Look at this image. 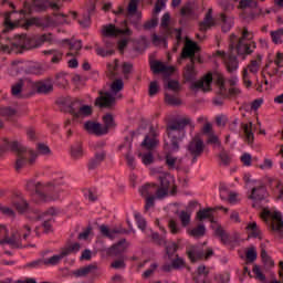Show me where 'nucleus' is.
Masks as SVG:
<instances>
[{
  "mask_svg": "<svg viewBox=\"0 0 283 283\" xmlns=\"http://www.w3.org/2000/svg\"><path fill=\"white\" fill-rule=\"evenodd\" d=\"M67 255H70V251L62 250L60 254H54L53 256L44 259V266H57V264H61V260L67 258Z\"/></svg>",
  "mask_w": 283,
  "mask_h": 283,
  "instance_id": "nucleus-22",
  "label": "nucleus"
},
{
  "mask_svg": "<svg viewBox=\"0 0 283 283\" xmlns=\"http://www.w3.org/2000/svg\"><path fill=\"white\" fill-rule=\"evenodd\" d=\"M142 156V163H144V165H151V163H154V155L151 153H146Z\"/></svg>",
  "mask_w": 283,
  "mask_h": 283,
  "instance_id": "nucleus-64",
  "label": "nucleus"
},
{
  "mask_svg": "<svg viewBox=\"0 0 283 283\" xmlns=\"http://www.w3.org/2000/svg\"><path fill=\"white\" fill-rule=\"evenodd\" d=\"M125 242H127V240L122 239L116 244H114L111 249L112 253L114 255H120V253H124L127 249V247H125Z\"/></svg>",
  "mask_w": 283,
  "mask_h": 283,
  "instance_id": "nucleus-37",
  "label": "nucleus"
},
{
  "mask_svg": "<svg viewBox=\"0 0 283 283\" xmlns=\"http://www.w3.org/2000/svg\"><path fill=\"white\" fill-rule=\"evenodd\" d=\"M45 264L44 259H38L35 261L29 262L24 265V269H41Z\"/></svg>",
  "mask_w": 283,
  "mask_h": 283,
  "instance_id": "nucleus-57",
  "label": "nucleus"
},
{
  "mask_svg": "<svg viewBox=\"0 0 283 283\" xmlns=\"http://www.w3.org/2000/svg\"><path fill=\"white\" fill-rule=\"evenodd\" d=\"M220 18L222 21V31L229 32L233 28V19L226 17L224 13H221Z\"/></svg>",
  "mask_w": 283,
  "mask_h": 283,
  "instance_id": "nucleus-42",
  "label": "nucleus"
},
{
  "mask_svg": "<svg viewBox=\"0 0 283 283\" xmlns=\"http://www.w3.org/2000/svg\"><path fill=\"white\" fill-rule=\"evenodd\" d=\"M33 8L36 12H45L50 8V0H33Z\"/></svg>",
  "mask_w": 283,
  "mask_h": 283,
  "instance_id": "nucleus-38",
  "label": "nucleus"
},
{
  "mask_svg": "<svg viewBox=\"0 0 283 283\" xmlns=\"http://www.w3.org/2000/svg\"><path fill=\"white\" fill-rule=\"evenodd\" d=\"M14 13H17V11H11V12L4 13V27H6L4 32L14 30L17 28V24L14 22H12V20H10V17Z\"/></svg>",
  "mask_w": 283,
  "mask_h": 283,
  "instance_id": "nucleus-40",
  "label": "nucleus"
},
{
  "mask_svg": "<svg viewBox=\"0 0 283 283\" xmlns=\"http://www.w3.org/2000/svg\"><path fill=\"white\" fill-rule=\"evenodd\" d=\"M217 83L219 85V94L222 97H217L213 99V104L217 106L224 105V98H229V96H235L240 91L235 87L226 88L224 87V77L222 75H218Z\"/></svg>",
  "mask_w": 283,
  "mask_h": 283,
  "instance_id": "nucleus-11",
  "label": "nucleus"
},
{
  "mask_svg": "<svg viewBox=\"0 0 283 283\" xmlns=\"http://www.w3.org/2000/svg\"><path fill=\"white\" fill-rule=\"evenodd\" d=\"M105 156H106L105 151L96 153L95 156L91 158L88 161V169L94 170L97 167H101V163L105 160Z\"/></svg>",
  "mask_w": 283,
  "mask_h": 283,
  "instance_id": "nucleus-30",
  "label": "nucleus"
},
{
  "mask_svg": "<svg viewBox=\"0 0 283 283\" xmlns=\"http://www.w3.org/2000/svg\"><path fill=\"white\" fill-rule=\"evenodd\" d=\"M165 101L168 105H174L175 107L182 104L180 98H178V95H174V94H169V93H166Z\"/></svg>",
  "mask_w": 283,
  "mask_h": 283,
  "instance_id": "nucleus-47",
  "label": "nucleus"
},
{
  "mask_svg": "<svg viewBox=\"0 0 283 283\" xmlns=\"http://www.w3.org/2000/svg\"><path fill=\"white\" fill-rule=\"evenodd\" d=\"M71 157L74 160H80V158H83V146L80 143L71 147Z\"/></svg>",
  "mask_w": 283,
  "mask_h": 283,
  "instance_id": "nucleus-36",
  "label": "nucleus"
},
{
  "mask_svg": "<svg viewBox=\"0 0 283 283\" xmlns=\"http://www.w3.org/2000/svg\"><path fill=\"white\" fill-rule=\"evenodd\" d=\"M238 9L241 10V19L247 20L249 15L244 11L249 9V0H240Z\"/></svg>",
  "mask_w": 283,
  "mask_h": 283,
  "instance_id": "nucleus-55",
  "label": "nucleus"
},
{
  "mask_svg": "<svg viewBox=\"0 0 283 283\" xmlns=\"http://www.w3.org/2000/svg\"><path fill=\"white\" fill-rule=\"evenodd\" d=\"M125 87V83H123V80H115L113 84L111 85V92L116 95L120 90Z\"/></svg>",
  "mask_w": 283,
  "mask_h": 283,
  "instance_id": "nucleus-56",
  "label": "nucleus"
},
{
  "mask_svg": "<svg viewBox=\"0 0 283 283\" xmlns=\"http://www.w3.org/2000/svg\"><path fill=\"white\" fill-rule=\"evenodd\" d=\"M157 143L158 140L156 139V129H154V126H150L149 135H146L142 146L146 147V149H154Z\"/></svg>",
  "mask_w": 283,
  "mask_h": 283,
  "instance_id": "nucleus-25",
  "label": "nucleus"
},
{
  "mask_svg": "<svg viewBox=\"0 0 283 283\" xmlns=\"http://www.w3.org/2000/svg\"><path fill=\"white\" fill-rule=\"evenodd\" d=\"M250 14L249 19H255L262 14V9L258 7V0H249Z\"/></svg>",
  "mask_w": 283,
  "mask_h": 283,
  "instance_id": "nucleus-33",
  "label": "nucleus"
},
{
  "mask_svg": "<svg viewBox=\"0 0 283 283\" xmlns=\"http://www.w3.org/2000/svg\"><path fill=\"white\" fill-rule=\"evenodd\" d=\"M171 17L169 13H165L161 18L160 29L164 35L153 34V44L160 45L164 44L167 46V36H175L176 43L174 44V52H178L180 43H182V30L181 29H171L169 28V21Z\"/></svg>",
  "mask_w": 283,
  "mask_h": 283,
  "instance_id": "nucleus-6",
  "label": "nucleus"
},
{
  "mask_svg": "<svg viewBox=\"0 0 283 283\" xmlns=\"http://www.w3.org/2000/svg\"><path fill=\"white\" fill-rule=\"evenodd\" d=\"M55 84H57L59 87H66V85H67V74L57 73L55 75Z\"/></svg>",
  "mask_w": 283,
  "mask_h": 283,
  "instance_id": "nucleus-52",
  "label": "nucleus"
},
{
  "mask_svg": "<svg viewBox=\"0 0 283 283\" xmlns=\"http://www.w3.org/2000/svg\"><path fill=\"white\" fill-rule=\"evenodd\" d=\"M87 116H92V106L82 104L75 118H87Z\"/></svg>",
  "mask_w": 283,
  "mask_h": 283,
  "instance_id": "nucleus-46",
  "label": "nucleus"
},
{
  "mask_svg": "<svg viewBox=\"0 0 283 283\" xmlns=\"http://www.w3.org/2000/svg\"><path fill=\"white\" fill-rule=\"evenodd\" d=\"M13 206L15 207L18 213H25V211H28L29 209L28 201H25L24 199L15 201Z\"/></svg>",
  "mask_w": 283,
  "mask_h": 283,
  "instance_id": "nucleus-51",
  "label": "nucleus"
},
{
  "mask_svg": "<svg viewBox=\"0 0 283 283\" xmlns=\"http://www.w3.org/2000/svg\"><path fill=\"white\" fill-rule=\"evenodd\" d=\"M249 238H253L254 240H263L264 233L260 226L255 221L249 223Z\"/></svg>",
  "mask_w": 283,
  "mask_h": 283,
  "instance_id": "nucleus-28",
  "label": "nucleus"
},
{
  "mask_svg": "<svg viewBox=\"0 0 283 283\" xmlns=\"http://www.w3.org/2000/svg\"><path fill=\"white\" fill-rule=\"evenodd\" d=\"M84 129H86L88 134H95V136H105V134H107V128H103V125L92 120L84 124Z\"/></svg>",
  "mask_w": 283,
  "mask_h": 283,
  "instance_id": "nucleus-20",
  "label": "nucleus"
},
{
  "mask_svg": "<svg viewBox=\"0 0 283 283\" xmlns=\"http://www.w3.org/2000/svg\"><path fill=\"white\" fill-rule=\"evenodd\" d=\"M214 235H217V238H220L222 244H229V242H231L229 233H227V231H224V229H222V227L220 226L216 228Z\"/></svg>",
  "mask_w": 283,
  "mask_h": 283,
  "instance_id": "nucleus-34",
  "label": "nucleus"
},
{
  "mask_svg": "<svg viewBox=\"0 0 283 283\" xmlns=\"http://www.w3.org/2000/svg\"><path fill=\"white\" fill-rule=\"evenodd\" d=\"M187 125H190L191 129L195 127L191 118L189 117L175 119L167 123L166 132L168 138L170 139L171 151H178V149H180L182 138L187 136V130H185Z\"/></svg>",
  "mask_w": 283,
  "mask_h": 283,
  "instance_id": "nucleus-5",
  "label": "nucleus"
},
{
  "mask_svg": "<svg viewBox=\"0 0 283 283\" xmlns=\"http://www.w3.org/2000/svg\"><path fill=\"white\" fill-rule=\"evenodd\" d=\"M135 220L137 222L138 229H140L142 231H145V229H147V221L145 220V218H143V216H140V213H135Z\"/></svg>",
  "mask_w": 283,
  "mask_h": 283,
  "instance_id": "nucleus-58",
  "label": "nucleus"
},
{
  "mask_svg": "<svg viewBox=\"0 0 283 283\" xmlns=\"http://www.w3.org/2000/svg\"><path fill=\"white\" fill-rule=\"evenodd\" d=\"M98 229H99V233H102L104 238H108V240H115L116 234L124 235L125 233H129V231H127L123 227L114 228L111 230L107 226L102 224L98 227Z\"/></svg>",
  "mask_w": 283,
  "mask_h": 283,
  "instance_id": "nucleus-18",
  "label": "nucleus"
},
{
  "mask_svg": "<svg viewBox=\"0 0 283 283\" xmlns=\"http://www.w3.org/2000/svg\"><path fill=\"white\" fill-rule=\"evenodd\" d=\"M129 23L135 28V30H143V24H140L142 13L138 11V0H130L127 8Z\"/></svg>",
  "mask_w": 283,
  "mask_h": 283,
  "instance_id": "nucleus-12",
  "label": "nucleus"
},
{
  "mask_svg": "<svg viewBox=\"0 0 283 283\" xmlns=\"http://www.w3.org/2000/svg\"><path fill=\"white\" fill-rule=\"evenodd\" d=\"M213 25H216L213 22V10L209 9L203 21L199 23V30L201 32H207V30Z\"/></svg>",
  "mask_w": 283,
  "mask_h": 283,
  "instance_id": "nucleus-27",
  "label": "nucleus"
},
{
  "mask_svg": "<svg viewBox=\"0 0 283 283\" xmlns=\"http://www.w3.org/2000/svg\"><path fill=\"white\" fill-rule=\"evenodd\" d=\"M249 54V30L245 28L242 36L238 38L234 33L230 35V44L228 53L224 51H217L216 56L221 59L228 72H235L238 70V56L247 59Z\"/></svg>",
  "mask_w": 283,
  "mask_h": 283,
  "instance_id": "nucleus-2",
  "label": "nucleus"
},
{
  "mask_svg": "<svg viewBox=\"0 0 283 283\" xmlns=\"http://www.w3.org/2000/svg\"><path fill=\"white\" fill-rule=\"evenodd\" d=\"M187 149L190 156H192V163H196L198 157L202 155V151H205V142L200 138V136H195L188 144Z\"/></svg>",
  "mask_w": 283,
  "mask_h": 283,
  "instance_id": "nucleus-15",
  "label": "nucleus"
},
{
  "mask_svg": "<svg viewBox=\"0 0 283 283\" xmlns=\"http://www.w3.org/2000/svg\"><path fill=\"white\" fill-rule=\"evenodd\" d=\"M160 188L157 189V198L161 200L169 193L174 196L176 193V179L171 174H163L159 176Z\"/></svg>",
  "mask_w": 283,
  "mask_h": 283,
  "instance_id": "nucleus-10",
  "label": "nucleus"
},
{
  "mask_svg": "<svg viewBox=\"0 0 283 283\" xmlns=\"http://www.w3.org/2000/svg\"><path fill=\"white\" fill-rule=\"evenodd\" d=\"M150 69L154 74H166L168 76H170V74H174V66H167L160 61L153 62L150 64Z\"/></svg>",
  "mask_w": 283,
  "mask_h": 283,
  "instance_id": "nucleus-21",
  "label": "nucleus"
},
{
  "mask_svg": "<svg viewBox=\"0 0 283 283\" xmlns=\"http://www.w3.org/2000/svg\"><path fill=\"white\" fill-rule=\"evenodd\" d=\"M252 273L255 280H258L259 282H262V283L266 282V275H264L260 265L254 264L252 268Z\"/></svg>",
  "mask_w": 283,
  "mask_h": 283,
  "instance_id": "nucleus-44",
  "label": "nucleus"
},
{
  "mask_svg": "<svg viewBox=\"0 0 283 283\" xmlns=\"http://www.w3.org/2000/svg\"><path fill=\"white\" fill-rule=\"evenodd\" d=\"M92 15H90V13H84L82 15V19L78 20V23L82 28H90L91 23H92Z\"/></svg>",
  "mask_w": 283,
  "mask_h": 283,
  "instance_id": "nucleus-59",
  "label": "nucleus"
},
{
  "mask_svg": "<svg viewBox=\"0 0 283 283\" xmlns=\"http://www.w3.org/2000/svg\"><path fill=\"white\" fill-rule=\"evenodd\" d=\"M55 20H53L51 17L45 18H31L28 19L24 23L25 30L29 28H32V25H35L36 28H52L55 23H67V19L65 18V14L63 13H55L54 14Z\"/></svg>",
  "mask_w": 283,
  "mask_h": 283,
  "instance_id": "nucleus-9",
  "label": "nucleus"
},
{
  "mask_svg": "<svg viewBox=\"0 0 283 283\" xmlns=\"http://www.w3.org/2000/svg\"><path fill=\"white\" fill-rule=\"evenodd\" d=\"M219 158H220V160H221V163H222V165H224L226 167L228 166V165H231V155H229V153H227V151H221L220 153V155H219Z\"/></svg>",
  "mask_w": 283,
  "mask_h": 283,
  "instance_id": "nucleus-63",
  "label": "nucleus"
},
{
  "mask_svg": "<svg viewBox=\"0 0 283 283\" xmlns=\"http://www.w3.org/2000/svg\"><path fill=\"white\" fill-rule=\"evenodd\" d=\"M97 269L98 268L96 266V264H88L86 266L74 270L72 272V275L74 277H87L90 273H94V271H96Z\"/></svg>",
  "mask_w": 283,
  "mask_h": 283,
  "instance_id": "nucleus-26",
  "label": "nucleus"
},
{
  "mask_svg": "<svg viewBox=\"0 0 283 283\" xmlns=\"http://www.w3.org/2000/svg\"><path fill=\"white\" fill-rule=\"evenodd\" d=\"M261 258H262V262L263 264H265L266 266H269L270 269L275 266V262L273 261V259L269 255V253H266L265 249L261 250Z\"/></svg>",
  "mask_w": 283,
  "mask_h": 283,
  "instance_id": "nucleus-48",
  "label": "nucleus"
},
{
  "mask_svg": "<svg viewBox=\"0 0 283 283\" xmlns=\"http://www.w3.org/2000/svg\"><path fill=\"white\" fill-rule=\"evenodd\" d=\"M158 191V188L155 184H147L142 186V188H139V193L140 196H143L144 198L148 196H153V193H156Z\"/></svg>",
  "mask_w": 283,
  "mask_h": 283,
  "instance_id": "nucleus-32",
  "label": "nucleus"
},
{
  "mask_svg": "<svg viewBox=\"0 0 283 283\" xmlns=\"http://www.w3.org/2000/svg\"><path fill=\"white\" fill-rule=\"evenodd\" d=\"M179 220L181 221L182 227H189L191 222V214L185 210L179 213Z\"/></svg>",
  "mask_w": 283,
  "mask_h": 283,
  "instance_id": "nucleus-54",
  "label": "nucleus"
},
{
  "mask_svg": "<svg viewBox=\"0 0 283 283\" xmlns=\"http://www.w3.org/2000/svg\"><path fill=\"white\" fill-rule=\"evenodd\" d=\"M114 49H103V48H101V46H97L96 48V54L98 55V56H103V57H105V56H112L113 54H114Z\"/></svg>",
  "mask_w": 283,
  "mask_h": 283,
  "instance_id": "nucleus-62",
  "label": "nucleus"
},
{
  "mask_svg": "<svg viewBox=\"0 0 283 283\" xmlns=\"http://www.w3.org/2000/svg\"><path fill=\"white\" fill-rule=\"evenodd\" d=\"M212 211H213V209H211V208L199 210L198 213H197L198 220H207V218H209L210 222H216L213 220V217L211 216Z\"/></svg>",
  "mask_w": 283,
  "mask_h": 283,
  "instance_id": "nucleus-45",
  "label": "nucleus"
},
{
  "mask_svg": "<svg viewBox=\"0 0 283 283\" xmlns=\"http://www.w3.org/2000/svg\"><path fill=\"white\" fill-rule=\"evenodd\" d=\"M170 263H166L163 265L161 270L165 271V273H171V271H178L180 269H185V259L178 256V254L169 259Z\"/></svg>",
  "mask_w": 283,
  "mask_h": 283,
  "instance_id": "nucleus-19",
  "label": "nucleus"
},
{
  "mask_svg": "<svg viewBox=\"0 0 283 283\" xmlns=\"http://www.w3.org/2000/svg\"><path fill=\"white\" fill-rule=\"evenodd\" d=\"M14 114H17V111L12 107H0V116L10 118V116H14Z\"/></svg>",
  "mask_w": 283,
  "mask_h": 283,
  "instance_id": "nucleus-61",
  "label": "nucleus"
},
{
  "mask_svg": "<svg viewBox=\"0 0 283 283\" xmlns=\"http://www.w3.org/2000/svg\"><path fill=\"white\" fill-rule=\"evenodd\" d=\"M187 255L191 262H198L202 259L209 260V258L213 255V249H208L207 251H205L201 245H191L187 250Z\"/></svg>",
  "mask_w": 283,
  "mask_h": 283,
  "instance_id": "nucleus-13",
  "label": "nucleus"
},
{
  "mask_svg": "<svg viewBox=\"0 0 283 283\" xmlns=\"http://www.w3.org/2000/svg\"><path fill=\"white\" fill-rule=\"evenodd\" d=\"M6 151H14L17 154L15 171H21L25 165H34L36 158H39V153L19 142H10L8 139H4L3 144L0 145V154H6Z\"/></svg>",
  "mask_w": 283,
  "mask_h": 283,
  "instance_id": "nucleus-4",
  "label": "nucleus"
},
{
  "mask_svg": "<svg viewBox=\"0 0 283 283\" xmlns=\"http://www.w3.org/2000/svg\"><path fill=\"white\" fill-rule=\"evenodd\" d=\"M104 124L105 126H102V129H106V134L107 132H109V129H112V127H114L115 123H114V116H112V114H106L103 117Z\"/></svg>",
  "mask_w": 283,
  "mask_h": 283,
  "instance_id": "nucleus-50",
  "label": "nucleus"
},
{
  "mask_svg": "<svg viewBox=\"0 0 283 283\" xmlns=\"http://www.w3.org/2000/svg\"><path fill=\"white\" fill-rule=\"evenodd\" d=\"M260 65H262V54H256V57L251 60L249 70L252 74H258L260 70Z\"/></svg>",
  "mask_w": 283,
  "mask_h": 283,
  "instance_id": "nucleus-35",
  "label": "nucleus"
},
{
  "mask_svg": "<svg viewBox=\"0 0 283 283\" xmlns=\"http://www.w3.org/2000/svg\"><path fill=\"white\" fill-rule=\"evenodd\" d=\"M206 233L207 228L205 227V224H200L189 231V235H191L192 238H202Z\"/></svg>",
  "mask_w": 283,
  "mask_h": 283,
  "instance_id": "nucleus-43",
  "label": "nucleus"
},
{
  "mask_svg": "<svg viewBox=\"0 0 283 283\" xmlns=\"http://www.w3.org/2000/svg\"><path fill=\"white\" fill-rule=\"evenodd\" d=\"M177 251H178V244H176L175 242L166 245V253L168 255V260H171V258H174V253H176Z\"/></svg>",
  "mask_w": 283,
  "mask_h": 283,
  "instance_id": "nucleus-60",
  "label": "nucleus"
},
{
  "mask_svg": "<svg viewBox=\"0 0 283 283\" xmlns=\"http://www.w3.org/2000/svg\"><path fill=\"white\" fill-rule=\"evenodd\" d=\"M116 105V97L109 92L99 91V96L95 99V106L99 109H113Z\"/></svg>",
  "mask_w": 283,
  "mask_h": 283,
  "instance_id": "nucleus-14",
  "label": "nucleus"
},
{
  "mask_svg": "<svg viewBox=\"0 0 283 283\" xmlns=\"http://www.w3.org/2000/svg\"><path fill=\"white\" fill-rule=\"evenodd\" d=\"M27 189L40 198V200H43V202H50V200H59V191H61L54 181L42 184L39 181L36 182L34 180H29L27 182Z\"/></svg>",
  "mask_w": 283,
  "mask_h": 283,
  "instance_id": "nucleus-7",
  "label": "nucleus"
},
{
  "mask_svg": "<svg viewBox=\"0 0 283 283\" xmlns=\"http://www.w3.org/2000/svg\"><path fill=\"white\" fill-rule=\"evenodd\" d=\"M102 34L105 38L118 36L120 34H124L125 36H132L134 32L129 28L118 29L114 24H107L103 27Z\"/></svg>",
  "mask_w": 283,
  "mask_h": 283,
  "instance_id": "nucleus-16",
  "label": "nucleus"
},
{
  "mask_svg": "<svg viewBox=\"0 0 283 283\" xmlns=\"http://www.w3.org/2000/svg\"><path fill=\"white\" fill-rule=\"evenodd\" d=\"M64 105H66L70 114H72L73 118H76L78 115V112L81 111V106L83 105V102L80 99H74L70 103H67V99L64 102Z\"/></svg>",
  "mask_w": 283,
  "mask_h": 283,
  "instance_id": "nucleus-29",
  "label": "nucleus"
},
{
  "mask_svg": "<svg viewBox=\"0 0 283 283\" xmlns=\"http://www.w3.org/2000/svg\"><path fill=\"white\" fill-rule=\"evenodd\" d=\"M64 43L70 45V50L73 52H78L83 48V42L81 40H64Z\"/></svg>",
  "mask_w": 283,
  "mask_h": 283,
  "instance_id": "nucleus-49",
  "label": "nucleus"
},
{
  "mask_svg": "<svg viewBox=\"0 0 283 283\" xmlns=\"http://www.w3.org/2000/svg\"><path fill=\"white\" fill-rule=\"evenodd\" d=\"M198 52H200V46H198V43L186 38L185 46L182 49L180 59L178 60L180 63L181 59H190V64H187L185 71L186 81H193L196 78V69L193 65L196 61L199 63L201 62L200 56L196 55Z\"/></svg>",
  "mask_w": 283,
  "mask_h": 283,
  "instance_id": "nucleus-8",
  "label": "nucleus"
},
{
  "mask_svg": "<svg viewBox=\"0 0 283 283\" xmlns=\"http://www.w3.org/2000/svg\"><path fill=\"white\" fill-rule=\"evenodd\" d=\"M43 43H54V35L52 33H44L36 40L28 36L27 34L15 35L13 40H1L0 50L4 54H23L25 50H32V48H39Z\"/></svg>",
  "mask_w": 283,
  "mask_h": 283,
  "instance_id": "nucleus-3",
  "label": "nucleus"
},
{
  "mask_svg": "<svg viewBox=\"0 0 283 283\" xmlns=\"http://www.w3.org/2000/svg\"><path fill=\"white\" fill-rule=\"evenodd\" d=\"M23 85H24L23 80H19L15 84H13L11 87L12 96H14L15 98H21V92H23Z\"/></svg>",
  "mask_w": 283,
  "mask_h": 283,
  "instance_id": "nucleus-39",
  "label": "nucleus"
},
{
  "mask_svg": "<svg viewBox=\"0 0 283 283\" xmlns=\"http://www.w3.org/2000/svg\"><path fill=\"white\" fill-rule=\"evenodd\" d=\"M52 216H56V209L54 208H50L48 211L39 216V220H44L42 227L44 228L45 233H49L50 229H52V224H50Z\"/></svg>",
  "mask_w": 283,
  "mask_h": 283,
  "instance_id": "nucleus-23",
  "label": "nucleus"
},
{
  "mask_svg": "<svg viewBox=\"0 0 283 283\" xmlns=\"http://www.w3.org/2000/svg\"><path fill=\"white\" fill-rule=\"evenodd\" d=\"M211 83H213V75L208 73L206 76H203L202 80L192 82L190 90H202V92H211Z\"/></svg>",
  "mask_w": 283,
  "mask_h": 283,
  "instance_id": "nucleus-17",
  "label": "nucleus"
},
{
  "mask_svg": "<svg viewBox=\"0 0 283 283\" xmlns=\"http://www.w3.org/2000/svg\"><path fill=\"white\" fill-rule=\"evenodd\" d=\"M35 90L38 94H50V92L54 91V84L52 80L41 81L35 84Z\"/></svg>",
  "mask_w": 283,
  "mask_h": 283,
  "instance_id": "nucleus-24",
  "label": "nucleus"
},
{
  "mask_svg": "<svg viewBox=\"0 0 283 283\" xmlns=\"http://www.w3.org/2000/svg\"><path fill=\"white\" fill-rule=\"evenodd\" d=\"M181 17H193V3L187 2L180 11Z\"/></svg>",
  "mask_w": 283,
  "mask_h": 283,
  "instance_id": "nucleus-53",
  "label": "nucleus"
},
{
  "mask_svg": "<svg viewBox=\"0 0 283 283\" xmlns=\"http://www.w3.org/2000/svg\"><path fill=\"white\" fill-rule=\"evenodd\" d=\"M249 145L251 149L260 151V143H255V135H253V129L251 128V122L249 123Z\"/></svg>",
  "mask_w": 283,
  "mask_h": 283,
  "instance_id": "nucleus-41",
  "label": "nucleus"
},
{
  "mask_svg": "<svg viewBox=\"0 0 283 283\" xmlns=\"http://www.w3.org/2000/svg\"><path fill=\"white\" fill-rule=\"evenodd\" d=\"M30 233H32V228L24 224L19 231L13 232L12 235H15L21 244L22 240H28V238H30Z\"/></svg>",
  "mask_w": 283,
  "mask_h": 283,
  "instance_id": "nucleus-31",
  "label": "nucleus"
},
{
  "mask_svg": "<svg viewBox=\"0 0 283 283\" xmlns=\"http://www.w3.org/2000/svg\"><path fill=\"white\" fill-rule=\"evenodd\" d=\"M249 198L251 200L252 209L261 211L260 217L262 218V220H269V218H272L274 222L272 224L273 231H277L280 238H283L282 212H273L271 211V209H269V207H266V205H269V199H266V188L262 185L252 187Z\"/></svg>",
  "mask_w": 283,
  "mask_h": 283,
  "instance_id": "nucleus-1",
  "label": "nucleus"
}]
</instances>
